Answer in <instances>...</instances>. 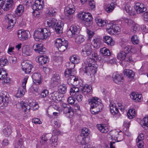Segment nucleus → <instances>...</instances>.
<instances>
[{
  "label": "nucleus",
  "instance_id": "obj_1",
  "mask_svg": "<svg viewBox=\"0 0 148 148\" xmlns=\"http://www.w3.org/2000/svg\"><path fill=\"white\" fill-rule=\"evenodd\" d=\"M85 67L83 69L84 71L88 75H94L97 70V64L95 59L88 57L84 62Z\"/></svg>",
  "mask_w": 148,
  "mask_h": 148
},
{
  "label": "nucleus",
  "instance_id": "obj_2",
  "mask_svg": "<svg viewBox=\"0 0 148 148\" xmlns=\"http://www.w3.org/2000/svg\"><path fill=\"white\" fill-rule=\"evenodd\" d=\"M99 100L98 98L93 97L89 101V104L91 107L90 111L92 114H97L103 108V105Z\"/></svg>",
  "mask_w": 148,
  "mask_h": 148
},
{
  "label": "nucleus",
  "instance_id": "obj_3",
  "mask_svg": "<svg viewBox=\"0 0 148 148\" xmlns=\"http://www.w3.org/2000/svg\"><path fill=\"white\" fill-rule=\"evenodd\" d=\"M50 35V31L46 28H38L34 31L33 34L34 38L36 41L41 39H46Z\"/></svg>",
  "mask_w": 148,
  "mask_h": 148
},
{
  "label": "nucleus",
  "instance_id": "obj_4",
  "mask_svg": "<svg viewBox=\"0 0 148 148\" xmlns=\"http://www.w3.org/2000/svg\"><path fill=\"white\" fill-rule=\"evenodd\" d=\"M47 23L49 27H55V30L57 33L61 34L62 33L63 25L61 21L58 22L56 19L51 18L47 20Z\"/></svg>",
  "mask_w": 148,
  "mask_h": 148
},
{
  "label": "nucleus",
  "instance_id": "obj_5",
  "mask_svg": "<svg viewBox=\"0 0 148 148\" xmlns=\"http://www.w3.org/2000/svg\"><path fill=\"white\" fill-rule=\"evenodd\" d=\"M68 42L64 39L58 38L56 39L55 45L60 52L64 51L68 47Z\"/></svg>",
  "mask_w": 148,
  "mask_h": 148
},
{
  "label": "nucleus",
  "instance_id": "obj_6",
  "mask_svg": "<svg viewBox=\"0 0 148 148\" xmlns=\"http://www.w3.org/2000/svg\"><path fill=\"white\" fill-rule=\"evenodd\" d=\"M20 104L23 110L26 113L29 112L31 107L32 108L33 110H36L39 108L38 104L35 102H32L30 104V105H29L23 101H21Z\"/></svg>",
  "mask_w": 148,
  "mask_h": 148
},
{
  "label": "nucleus",
  "instance_id": "obj_7",
  "mask_svg": "<svg viewBox=\"0 0 148 148\" xmlns=\"http://www.w3.org/2000/svg\"><path fill=\"white\" fill-rule=\"evenodd\" d=\"M80 29L78 25H72L71 26L69 29L68 31L67 34L69 37H75L79 33Z\"/></svg>",
  "mask_w": 148,
  "mask_h": 148
},
{
  "label": "nucleus",
  "instance_id": "obj_8",
  "mask_svg": "<svg viewBox=\"0 0 148 148\" xmlns=\"http://www.w3.org/2000/svg\"><path fill=\"white\" fill-rule=\"evenodd\" d=\"M106 26L107 32L110 34H114V33H117L120 31L119 27L117 25L112 23L107 24Z\"/></svg>",
  "mask_w": 148,
  "mask_h": 148
},
{
  "label": "nucleus",
  "instance_id": "obj_9",
  "mask_svg": "<svg viewBox=\"0 0 148 148\" xmlns=\"http://www.w3.org/2000/svg\"><path fill=\"white\" fill-rule=\"evenodd\" d=\"M28 79V77L26 76L23 79L22 82V86L23 88L22 89L20 88L16 95V96L18 98H20L23 96L26 91V85Z\"/></svg>",
  "mask_w": 148,
  "mask_h": 148
},
{
  "label": "nucleus",
  "instance_id": "obj_10",
  "mask_svg": "<svg viewBox=\"0 0 148 148\" xmlns=\"http://www.w3.org/2000/svg\"><path fill=\"white\" fill-rule=\"evenodd\" d=\"M92 44L90 43L85 44L82 50L81 54L82 56L85 57L90 55L92 50Z\"/></svg>",
  "mask_w": 148,
  "mask_h": 148
},
{
  "label": "nucleus",
  "instance_id": "obj_11",
  "mask_svg": "<svg viewBox=\"0 0 148 148\" xmlns=\"http://www.w3.org/2000/svg\"><path fill=\"white\" fill-rule=\"evenodd\" d=\"M78 17L81 20H84L86 22H89L90 24H92V18L91 15L89 13L82 12L78 15Z\"/></svg>",
  "mask_w": 148,
  "mask_h": 148
},
{
  "label": "nucleus",
  "instance_id": "obj_12",
  "mask_svg": "<svg viewBox=\"0 0 148 148\" xmlns=\"http://www.w3.org/2000/svg\"><path fill=\"white\" fill-rule=\"evenodd\" d=\"M21 66L23 70L26 74L29 73L33 67V66L29 64L28 61L23 62L21 63Z\"/></svg>",
  "mask_w": 148,
  "mask_h": 148
},
{
  "label": "nucleus",
  "instance_id": "obj_13",
  "mask_svg": "<svg viewBox=\"0 0 148 148\" xmlns=\"http://www.w3.org/2000/svg\"><path fill=\"white\" fill-rule=\"evenodd\" d=\"M30 33L28 31H26L24 30L20 29L18 31L17 35L18 37L20 40H25L27 39L28 35Z\"/></svg>",
  "mask_w": 148,
  "mask_h": 148
},
{
  "label": "nucleus",
  "instance_id": "obj_14",
  "mask_svg": "<svg viewBox=\"0 0 148 148\" xmlns=\"http://www.w3.org/2000/svg\"><path fill=\"white\" fill-rule=\"evenodd\" d=\"M110 135L112 140L119 142L123 140V136L119 134V133L116 130L111 132L110 133Z\"/></svg>",
  "mask_w": 148,
  "mask_h": 148
},
{
  "label": "nucleus",
  "instance_id": "obj_15",
  "mask_svg": "<svg viewBox=\"0 0 148 148\" xmlns=\"http://www.w3.org/2000/svg\"><path fill=\"white\" fill-rule=\"evenodd\" d=\"M78 77L73 75L70 76L68 79L67 83L70 85L77 86L79 84Z\"/></svg>",
  "mask_w": 148,
  "mask_h": 148
},
{
  "label": "nucleus",
  "instance_id": "obj_16",
  "mask_svg": "<svg viewBox=\"0 0 148 148\" xmlns=\"http://www.w3.org/2000/svg\"><path fill=\"white\" fill-rule=\"evenodd\" d=\"M111 113L114 115V117L116 119L119 118L120 114L119 113V110L115 105L110 103L109 105Z\"/></svg>",
  "mask_w": 148,
  "mask_h": 148
},
{
  "label": "nucleus",
  "instance_id": "obj_17",
  "mask_svg": "<svg viewBox=\"0 0 148 148\" xmlns=\"http://www.w3.org/2000/svg\"><path fill=\"white\" fill-rule=\"evenodd\" d=\"M41 75L38 73H34L32 76V77L34 83L36 85L40 84L42 81L41 78Z\"/></svg>",
  "mask_w": 148,
  "mask_h": 148
},
{
  "label": "nucleus",
  "instance_id": "obj_18",
  "mask_svg": "<svg viewBox=\"0 0 148 148\" xmlns=\"http://www.w3.org/2000/svg\"><path fill=\"white\" fill-rule=\"evenodd\" d=\"M33 48L34 51L36 53H41L45 51V49L43 47V45L42 44H36L34 45Z\"/></svg>",
  "mask_w": 148,
  "mask_h": 148
},
{
  "label": "nucleus",
  "instance_id": "obj_19",
  "mask_svg": "<svg viewBox=\"0 0 148 148\" xmlns=\"http://www.w3.org/2000/svg\"><path fill=\"white\" fill-rule=\"evenodd\" d=\"M102 40L99 38H95L91 43L92 45L94 48L98 49L99 48L101 45Z\"/></svg>",
  "mask_w": 148,
  "mask_h": 148
},
{
  "label": "nucleus",
  "instance_id": "obj_20",
  "mask_svg": "<svg viewBox=\"0 0 148 148\" xmlns=\"http://www.w3.org/2000/svg\"><path fill=\"white\" fill-rule=\"evenodd\" d=\"M43 1L42 0H36L32 6L33 10H37L42 9L43 8Z\"/></svg>",
  "mask_w": 148,
  "mask_h": 148
},
{
  "label": "nucleus",
  "instance_id": "obj_21",
  "mask_svg": "<svg viewBox=\"0 0 148 148\" xmlns=\"http://www.w3.org/2000/svg\"><path fill=\"white\" fill-rule=\"evenodd\" d=\"M135 9L138 13H142L146 10L144 5L142 3H137L135 5Z\"/></svg>",
  "mask_w": 148,
  "mask_h": 148
},
{
  "label": "nucleus",
  "instance_id": "obj_22",
  "mask_svg": "<svg viewBox=\"0 0 148 148\" xmlns=\"http://www.w3.org/2000/svg\"><path fill=\"white\" fill-rule=\"evenodd\" d=\"M112 78L114 82L117 84H120L123 80L122 75L117 73L114 74L112 76Z\"/></svg>",
  "mask_w": 148,
  "mask_h": 148
},
{
  "label": "nucleus",
  "instance_id": "obj_23",
  "mask_svg": "<svg viewBox=\"0 0 148 148\" xmlns=\"http://www.w3.org/2000/svg\"><path fill=\"white\" fill-rule=\"evenodd\" d=\"M36 61L38 62L41 64L42 65L48 62L49 59L48 57L45 55L41 56L36 58Z\"/></svg>",
  "mask_w": 148,
  "mask_h": 148
},
{
  "label": "nucleus",
  "instance_id": "obj_24",
  "mask_svg": "<svg viewBox=\"0 0 148 148\" xmlns=\"http://www.w3.org/2000/svg\"><path fill=\"white\" fill-rule=\"evenodd\" d=\"M130 97L131 99L136 102H140L143 99L141 95L138 94L135 92H132L131 94Z\"/></svg>",
  "mask_w": 148,
  "mask_h": 148
},
{
  "label": "nucleus",
  "instance_id": "obj_25",
  "mask_svg": "<svg viewBox=\"0 0 148 148\" xmlns=\"http://www.w3.org/2000/svg\"><path fill=\"white\" fill-rule=\"evenodd\" d=\"M75 9L74 6L72 5L67 6L64 9V12L67 16L73 14L75 12Z\"/></svg>",
  "mask_w": 148,
  "mask_h": 148
},
{
  "label": "nucleus",
  "instance_id": "obj_26",
  "mask_svg": "<svg viewBox=\"0 0 148 148\" xmlns=\"http://www.w3.org/2000/svg\"><path fill=\"white\" fill-rule=\"evenodd\" d=\"M59 92L54 91L51 94V97L52 100L56 102L61 101L62 100V98L59 95Z\"/></svg>",
  "mask_w": 148,
  "mask_h": 148
},
{
  "label": "nucleus",
  "instance_id": "obj_27",
  "mask_svg": "<svg viewBox=\"0 0 148 148\" xmlns=\"http://www.w3.org/2000/svg\"><path fill=\"white\" fill-rule=\"evenodd\" d=\"M115 7L114 3L112 2L107 3L105 5V9L108 13H110L113 11Z\"/></svg>",
  "mask_w": 148,
  "mask_h": 148
},
{
  "label": "nucleus",
  "instance_id": "obj_28",
  "mask_svg": "<svg viewBox=\"0 0 148 148\" xmlns=\"http://www.w3.org/2000/svg\"><path fill=\"white\" fill-rule=\"evenodd\" d=\"M77 140L78 143H80L82 145H86L88 143L89 139L88 137L79 136Z\"/></svg>",
  "mask_w": 148,
  "mask_h": 148
},
{
  "label": "nucleus",
  "instance_id": "obj_29",
  "mask_svg": "<svg viewBox=\"0 0 148 148\" xmlns=\"http://www.w3.org/2000/svg\"><path fill=\"white\" fill-rule=\"evenodd\" d=\"M60 78L59 75L57 74H53L51 78V83L56 85L60 82Z\"/></svg>",
  "mask_w": 148,
  "mask_h": 148
},
{
  "label": "nucleus",
  "instance_id": "obj_30",
  "mask_svg": "<svg viewBox=\"0 0 148 148\" xmlns=\"http://www.w3.org/2000/svg\"><path fill=\"white\" fill-rule=\"evenodd\" d=\"M103 40L104 42L108 46H113L114 42L112 38L109 36H105L103 38Z\"/></svg>",
  "mask_w": 148,
  "mask_h": 148
},
{
  "label": "nucleus",
  "instance_id": "obj_31",
  "mask_svg": "<svg viewBox=\"0 0 148 148\" xmlns=\"http://www.w3.org/2000/svg\"><path fill=\"white\" fill-rule=\"evenodd\" d=\"M51 136L50 134L43 135L41 136L40 142L41 145L44 146L47 145V141L48 138H49Z\"/></svg>",
  "mask_w": 148,
  "mask_h": 148
},
{
  "label": "nucleus",
  "instance_id": "obj_32",
  "mask_svg": "<svg viewBox=\"0 0 148 148\" xmlns=\"http://www.w3.org/2000/svg\"><path fill=\"white\" fill-rule=\"evenodd\" d=\"M144 136L143 134L141 133L138 136L136 140L137 145L139 146H143V140L144 138Z\"/></svg>",
  "mask_w": 148,
  "mask_h": 148
},
{
  "label": "nucleus",
  "instance_id": "obj_33",
  "mask_svg": "<svg viewBox=\"0 0 148 148\" xmlns=\"http://www.w3.org/2000/svg\"><path fill=\"white\" fill-rule=\"evenodd\" d=\"M92 87L90 86L86 85L82 86L80 88V91L84 95H86L91 91Z\"/></svg>",
  "mask_w": 148,
  "mask_h": 148
},
{
  "label": "nucleus",
  "instance_id": "obj_34",
  "mask_svg": "<svg viewBox=\"0 0 148 148\" xmlns=\"http://www.w3.org/2000/svg\"><path fill=\"white\" fill-rule=\"evenodd\" d=\"M12 132L11 128L10 125L4 127L3 130V135L6 137L10 135Z\"/></svg>",
  "mask_w": 148,
  "mask_h": 148
},
{
  "label": "nucleus",
  "instance_id": "obj_35",
  "mask_svg": "<svg viewBox=\"0 0 148 148\" xmlns=\"http://www.w3.org/2000/svg\"><path fill=\"white\" fill-rule=\"evenodd\" d=\"M5 1L4 0H0V8L3 9L4 11H7L11 7V5L8 3H6L4 5Z\"/></svg>",
  "mask_w": 148,
  "mask_h": 148
},
{
  "label": "nucleus",
  "instance_id": "obj_36",
  "mask_svg": "<svg viewBox=\"0 0 148 148\" xmlns=\"http://www.w3.org/2000/svg\"><path fill=\"white\" fill-rule=\"evenodd\" d=\"M142 127L145 129L148 128V115H146L141 122Z\"/></svg>",
  "mask_w": 148,
  "mask_h": 148
},
{
  "label": "nucleus",
  "instance_id": "obj_37",
  "mask_svg": "<svg viewBox=\"0 0 148 148\" xmlns=\"http://www.w3.org/2000/svg\"><path fill=\"white\" fill-rule=\"evenodd\" d=\"M98 128L100 131L104 133H107L109 131L108 126L105 124H99L98 125Z\"/></svg>",
  "mask_w": 148,
  "mask_h": 148
},
{
  "label": "nucleus",
  "instance_id": "obj_38",
  "mask_svg": "<svg viewBox=\"0 0 148 148\" xmlns=\"http://www.w3.org/2000/svg\"><path fill=\"white\" fill-rule=\"evenodd\" d=\"M123 73L124 75H126L129 78H133L134 75V73L133 71L129 69H125Z\"/></svg>",
  "mask_w": 148,
  "mask_h": 148
},
{
  "label": "nucleus",
  "instance_id": "obj_39",
  "mask_svg": "<svg viewBox=\"0 0 148 148\" xmlns=\"http://www.w3.org/2000/svg\"><path fill=\"white\" fill-rule=\"evenodd\" d=\"M70 61L75 64L79 63L80 61V59L79 56L76 55H73L70 58Z\"/></svg>",
  "mask_w": 148,
  "mask_h": 148
},
{
  "label": "nucleus",
  "instance_id": "obj_40",
  "mask_svg": "<svg viewBox=\"0 0 148 148\" xmlns=\"http://www.w3.org/2000/svg\"><path fill=\"white\" fill-rule=\"evenodd\" d=\"M23 53L27 56H30L32 54V51L29 47L24 46L22 48Z\"/></svg>",
  "mask_w": 148,
  "mask_h": 148
},
{
  "label": "nucleus",
  "instance_id": "obj_41",
  "mask_svg": "<svg viewBox=\"0 0 148 148\" xmlns=\"http://www.w3.org/2000/svg\"><path fill=\"white\" fill-rule=\"evenodd\" d=\"M85 40L84 36L81 35H78L75 38V42L77 44H80L83 42Z\"/></svg>",
  "mask_w": 148,
  "mask_h": 148
},
{
  "label": "nucleus",
  "instance_id": "obj_42",
  "mask_svg": "<svg viewBox=\"0 0 148 148\" xmlns=\"http://www.w3.org/2000/svg\"><path fill=\"white\" fill-rule=\"evenodd\" d=\"M51 138L50 140V143L52 146L55 147L58 145V137L56 135L54 136L51 135Z\"/></svg>",
  "mask_w": 148,
  "mask_h": 148
},
{
  "label": "nucleus",
  "instance_id": "obj_43",
  "mask_svg": "<svg viewBox=\"0 0 148 148\" xmlns=\"http://www.w3.org/2000/svg\"><path fill=\"white\" fill-rule=\"evenodd\" d=\"M3 105L5 107L8 106V104L10 102V98L5 95H3Z\"/></svg>",
  "mask_w": 148,
  "mask_h": 148
},
{
  "label": "nucleus",
  "instance_id": "obj_44",
  "mask_svg": "<svg viewBox=\"0 0 148 148\" xmlns=\"http://www.w3.org/2000/svg\"><path fill=\"white\" fill-rule=\"evenodd\" d=\"M95 20L97 25L100 27L104 26L106 23V21L102 20L99 17L96 18L95 19Z\"/></svg>",
  "mask_w": 148,
  "mask_h": 148
},
{
  "label": "nucleus",
  "instance_id": "obj_45",
  "mask_svg": "<svg viewBox=\"0 0 148 148\" xmlns=\"http://www.w3.org/2000/svg\"><path fill=\"white\" fill-rule=\"evenodd\" d=\"M58 90L61 94H65L67 90V87L66 85L64 84H63L62 85H60L58 87Z\"/></svg>",
  "mask_w": 148,
  "mask_h": 148
},
{
  "label": "nucleus",
  "instance_id": "obj_46",
  "mask_svg": "<svg viewBox=\"0 0 148 148\" xmlns=\"http://www.w3.org/2000/svg\"><path fill=\"white\" fill-rule=\"evenodd\" d=\"M100 52L102 54L105 56H109L111 54V53L109 50L106 47H103L100 50Z\"/></svg>",
  "mask_w": 148,
  "mask_h": 148
},
{
  "label": "nucleus",
  "instance_id": "obj_47",
  "mask_svg": "<svg viewBox=\"0 0 148 148\" xmlns=\"http://www.w3.org/2000/svg\"><path fill=\"white\" fill-rule=\"evenodd\" d=\"M71 96L78 102L81 101L83 99L82 96L79 92H77L76 93L73 94H72Z\"/></svg>",
  "mask_w": 148,
  "mask_h": 148
},
{
  "label": "nucleus",
  "instance_id": "obj_48",
  "mask_svg": "<svg viewBox=\"0 0 148 148\" xmlns=\"http://www.w3.org/2000/svg\"><path fill=\"white\" fill-rule=\"evenodd\" d=\"M8 74L3 68H0V80H3L7 77Z\"/></svg>",
  "mask_w": 148,
  "mask_h": 148
},
{
  "label": "nucleus",
  "instance_id": "obj_49",
  "mask_svg": "<svg viewBox=\"0 0 148 148\" xmlns=\"http://www.w3.org/2000/svg\"><path fill=\"white\" fill-rule=\"evenodd\" d=\"M127 56V54L122 51H121L118 54L117 58L118 59L120 60H123L125 59Z\"/></svg>",
  "mask_w": 148,
  "mask_h": 148
},
{
  "label": "nucleus",
  "instance_id": "obj_50",
  "mask_svg": "<svg viewBox=\"0 0 148 148\" xmlns=\"http://www.w3.org/2000/svg\"><path fill=\"white\" fill-rule=\"evenodd\" d=\"M90 131L89 129L87 128H83L82 130V134L80 136H87L90 134Z\"/></svg>",
  "mask_w": 148,
  "mask_h": 148
},
{
  "label": "nucleus",
  "instance_id": "obj_51",
  "mask_svg": "<svg viewBox=\"0 0 148 148\" xmlns=\"http://www.w3.org/2000/svg\"><path fill=\"white\" fill-rule=\"evenodd\" d=\"M8 64V61L7 58H3L0 59V66H3Z\"/></svg>",
  "mask_w": 148,
  "mask_h": 148
},
{
  "label": "nucleus",
  "instance_id": "obj_52",
  "mask_svg": "<svg viewBox=\"0 0 148 148\" xmlns=\"http://www.w3.org/2000/svg\"><path fill=\"white\" fill-rule=\"evenodd\" d=\"M122 49L123 51L127 54L130 51L132 52L133 49L132 48L131 46L127 45L123 48H122Z\"/></svg>",
  "mask_w": 148,
  "mask_h": 148
},
{
  "label": "nucleus",
  "instance_id": "obj_53",
  "mask_svg": "<svg viewBox=\"0 0 148 148\" xmlns=\"http://www.w3.org/2000/svg\"><path fill=\"white\" fill-rule=\"evenodd\" d=\"M23 140L22 139H19L14 145L15 148H22Z\"/></svg>",
  "mask_w": 148,
  "mask_h": 148
},
{
  "label": "nucleus",
  "instance_id": "obj_54",
  "mask_svg": "<svg viewBox=\"0 0 148 148\" xmlns=\"http://www.w3.org/2000/svg\"><path fill=\"white\" fill-rule=\"evenodd\" d=\"M24 11V7L23 5H20L18 6L15 10V12L20 14L23 12Z\"/></svg>",
  "mask_w": 148,
  "mask_h": 148
},
{
  "label": "nucleus",
  "instance_id": "obj_55",
  "mask_svg": "<svg viewBox=\"0 0 148 148\" xmlns=\"http://www.w3.org/2000/svg\"><path fill=\"white\" fill-rule=\"evenodd\" d=\"M49 94V91L46 89L43 90L40 93V96L42 98H44L47 96Z\"/></svg>",
  "mask_w": 148,
  "mask_h": 148
},
{
  "label": "nucleus",
  "instance_id": "obj_56",
  "mask_svg": "<svg viewBox=\"0 0 148 148\" xmlns=\"http://www.w3.org/2000/svg\"><path fill=\"white\" fill-rule=\"evenodd\" d=\"M65 66L68 69L71 70L73 69L75 67V64L72 62H67L66 63Z\"/></svg>",
  "mask_w": 148,
  "mask_h": 148
},
{
  "label": "nucleus",
  "instance_id": "obj_57",
  "mask_svg": "<svg viewBox=\"0 0 148 148\" xmlns=\"http://www.w3.org/2000/svg\"><path fill=\"white\" fill-rule=\"evenodd\" d=\"M139 28V26L137 24H134L132 27V32L135 33L138 32Z\"/></svg>",
  "mask_w": 148,
  "mask_h": 148
},
{
  "label": "nucleus",
  "instance_id": "obj_58",
  "mask_svg": "<svg viewBox=\"0 0 148 148\" xmlns=\"http://www.w3.org/2000/svg\"><path fill=\"white\" fill-rule=\"evenodd\" d=\"M89 5L90 6V8L91 10H94L95 8V3L93 0L89 1Z\"/></svg>",
  "mask_w": 148,
  "mask_h": 148
},
{
  "label": "nucleus",
  "instance_id": "obj_59",
  "mask_svg": "<svg viewBox=\"0 0 148 148\" xmlns=\"http://www.w3.org/2000/svg\"><path fill=\"white\" fill-rule=\"evenodd\" d=\"M131 40L132 43L134 45L137 44L139 42V40L136 36H132Z\"/></svg>",
  "mask_w": 148,
  "mask_h": 148
},
{
  "label": "nucleus",
  "instance_id": "obj_60",
  "mask_svg": "<svg viewBox=\"0 0 148 148\" xmlns=\"http://www.w3.org/2000/svg\"><path fill=\"white\" fill-rule=\"evenodd\" d=\"M8 19L9 20V24L7 28L8 29H10L13 27L14 23H13V20L12 19L9 20V18H8Z\"/></svg>",
  "mask_w": 148,
  "mask_h": 148
},
{
  "label": "nucleus",
  "instance_id": "obj_61",
  "mask_svg": "<svg viewBox=\"0 0 148 148\" xmlns=\"http://www.w3.org/2000/svg\"><path fill=\"white\" fill-rule=\"evenodd\" d=\"M63 111L64 113L66 114L68 113H70L72 111V109L70 106H68V107L63 109Z\"/></svg>",
  "mask_w": 148,
  "mask_h": 148
},
{
  "label": "nucleus",
  "instance_id": "obj_62",
  "mask_svg": "<svg viewBox=\"0 0 148 148\" xmlns=\"http://www.w3.org/2000/svg\"><path fill=\"white\" fill-rule=\"evenodd\" d=\"M77 92L79 93V89L77 88L74 87L71 88L70 90V94L72 95V94L76 93Z\"/></svg>",
  "mask_w": 148,
  "mask_h": 148
},
{
  "label": "nucleus",
  "instance_id": "obj_63",
  "mask_svg": "<svg viewBox=\"0 0 148 148\" xmlns=\"http://www.w3.org/2000/svg\"><path fill=\"white\" fill-rule=\"evenodd\" d=\"M71 70L67 69L64 72V75L66 77H69L70 75H73Z\"/></svg>",
  "mask_w": 148,
  "mask_h": 148
},
{
  "label": "nucleus",
  "instance_id": "obj_64",
  "mask_svg": "<svg viewBox=\"0 0 148 148\" xmlns=\"http://www.w3.org/2000/svg\"><path fill=\"white\" fill-rule=\"evenodd\" d=\"M143 16L144 21L146 23L148 22V12H145Z\"/></svg>",
  "mask_w": 148,
  "mask_h": 148
}]
</instances>
